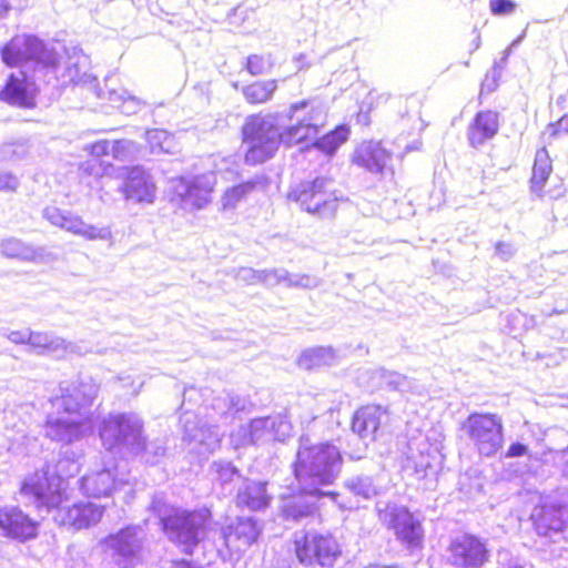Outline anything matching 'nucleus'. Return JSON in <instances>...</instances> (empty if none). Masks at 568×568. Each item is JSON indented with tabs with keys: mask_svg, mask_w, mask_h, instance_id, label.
Listing matches in <instances>:
<instances>
[{
	"mask_svg": "<svg viewBox=\"0 0 568 568\" xmlns=\"http://www.w3.org/2000/svg\"><path fill=\"white\" fill-rule=\"evenodd\" d=\"M274 65L272 57L267 55H258L252 54L246 60V70L252 75H260L268 72Z\"/></svg>",
	"mask_w": 568,
	"mask_h": 568,
	"instance_id": "nucleus-41",
	"label": "nucleus"
},
{
	"mask_svg": "<svg viewBox=\"0 0 568 568\" xmlns=\"http://www.w3.org/2000/svg\"><path fill=\"white\" fill-rule=\"evenodd\" d=\"M142 429V419L134 413H125L104 418L99 434L109 452L140 455L145 447Z\"/></svg>",
	"mask_w": 568,
	"mask_h": 568,
	"instance_id": "nucleus-7",
	"label": "nucleus"
},
{
	"mask_svg": "<svg viewBox=\"0 0 568 568\" xmlns=\"http://www.w3.org/2000/svg\"><path fill=\"white\" fill-rule=\"evenodd\" d=\"M169 568H202L197 565H194V564H191L189 561H185V560H181V561H172L170 564V567Z\"/></svg>",
	"mask_w": 568,
	"mask_h": 568,
	"instance_id": "nucleus-56",
	"label": "nucleus"
},
{
	"mask_svg": "<svg viewBox=\"0 0 568 568\" xmlns=\"http://www.w3.org/2000/svg\"><path fill=\"white\" fill-rule=\"evenodd\" d=\"M447 554L448 561L457 568H481L490 558L486 542L469 534L453 538Z\"/></svg>",
	"mask_w": 568,
	"mask_h": 568,
	"instance_id": "nucleus-18",
	"label": "nucleus"
},
{
	"mask_svg": "<svg viewBox=\"0 0 568 568\" xmlns=\"http://www.w3.org/2000/svg\"><path fill=\"white\" fill-rule=\"evenodd\" d=\"M55 75L51 82L57 85H68L71 83L87 82L90 78V60L81 50L73 48L68 52L67 60L63 63L58 62L55 58Z\"/></svg>",
	"mask_w": 568,
	"mask_h": 568,
	"instance_id": "nucleus-22",
	"label": "nucleus"
},
{
	"mask_svg": "<svg viewBox=\"0 0 568 568\" xmlns=\"http://www.w3.org/2000/svg\"><path fill=\"white\" fill-rule=\"evenodd\" d=\"M144 446H145L144 449L140 454L152 455L153 457H158V456H162L165 452L164 447L153 444V443L146 444L145 440H144Z\"/></svg>",
	"mask_w": 568,
	"mask_h": 568,
	"instance_id": "nucleus-55",
	"label": "nucleus"
},
{
	"mask_svg": "<svg viewBox=\"0 0 568 568\" xmlns=\"http://www.w3.org/2000/svg\"><path fill=\"white\" fill-rule=\"evenodd\" d=\"M562 134H568V114L560 118L556 123L548 124L542 132V138L545 141L550 142L551 139L558 138Z\"/></svg>",
	"mask_w": 568,
	"mask_h": 568,
	"instance_id": "nucleus-44",
	"label": "nucleus"
},
{
	"mask_svg": "<svg viewBox=\"0 0 568 568\" xmlns=\"http://www.w3.org/2000/svg\"><path fill=\"white\" fill-rule=\"evenodd\" d=\"M479 48V38H477V42H476V45H475V49H478Z\"/></svg>",
	"mask_w": 568,
	"mask_h": 568,
	"instance_id": "nucleus-62",
	"label": "nucleus"
},
{
	"mask_svg": "<svg viewBox=\"0 0 568 568\" xmlns=\"http://www.w3.org/2000/svg\"><path fill=\"white\" fill-rule=\"evenodd\" d=\"M256 185L257 182L252 180L227 189L220 201L222 211L235 210L239 203L245 200Z\"/></svg>",
	"mask_w": 568,
	"mask_h": 568,
	"instance_id": "nucleus-36",
	"label": "nucleus"
},
{
	"mask_svg": "<svg viewBox=\"0 0 568 568\" xmlns=\"http://www.w3.org/2000/svg\"><path fill=\"white\" fill-rule=\"evenodd\" d=\"M145 532L140 526H128L102 541L105 558L113 568H135L142 561Z\"/></svg>",
	"mask_w": 568,
	"mask_h": 568,
	"instance_id": "nucleus-8",
	"label": "nucleus"
},
{
	"mask_svg": "<svg viewBox=\"0 0 568 568\" xmlns=\"http://www.w3.org/2000/svg\"><path fill=\"white\" fill-rule=\"evenodd\" d=\"M499 129L498 114L494 111H480L476 114L468 129V140L471 146L478 148L493 139Z\"/></svg>",
	"mask_w": 568,
	"mask_h": 568,
	"instance_id": "nucleus-28",
	"label": "nucleus"
},
{
	"mask_svg": "<svg viewBox=\"0 0 568 568\" xmlns=\"http://www.w3.org/2000/svg\"><path fill=\"white\" fill-rule=\"evenodd\" d=\"M10 9L11 6L8 0H0V19L4 18Z\"/></svg>",
	"mask_w": 568,
	"mask_h": 568,
	"instance_id": "nucleus-57",
	"label": "nucleus"
},
{
	"mask_svg": "<svg viewBox=\"0 0 568 568\" xmlns=\"http://www.w3.org/2000/svg\"><path fill=\"white\" fill-rule=\"evenodd\" d=\"M290 430V423L281 415L255 418L232 432L231 443L239 448L271 440L283 442Z\"/></svg>",
	"mask_w": 568,
	"mask_h": 568,
	"instance_id": "nucleus-12",
	"label": "nucleus"
},
{
	"mask_svg": "<svg viewBox=\"0 0 568 568\" xmlns=\"http://www.w3.org/2000/svg\"><path fill=\"white\" fill-rule=\"evenodd\" d=\"M110 154L118 160L125 161L136 150L134 142L129 140L112 141Z\"/></svg>",
	"mask_w": 568,
	"mask_h": 568,
	"instance_id": "nucleus-43",
	"label": "nucleus"
},
{
	"mask_svg": "<svg viewBox=\"0 0 568 568\" xmlns=\"http://www.w3.org/2000/svg\"><path fill=\"white\" fill-rule=\"evenodd\" d=\"M381 521L392 529L403 545L408 548H419L424 539L422 523L404 506L396 504L377 505Z\"/></svg>",
	"mask_w": 568,
	"mask_h": 568,
	"instance_id": "nucleus-13",
	"label": "nucleus"
},
{
	"mask_svg": "<svg viewBox=\"0 0 568 568\" xmlns=\"http://www.w3.org/2000/svg\"><path fill=\"white\" fill-rule=\"evenodd\" d=\"M112 141L101 140L93 144L87 145L85 150L94 156L109 155L112 146Z\"/></svg>",
	"mask_w": 568,
	"mask_h": 568,
	"instance_id": "nucleus-48",
	"label": "nucleus"
},
{
	"mask_svg": "<svg viewBox=\"0 0 568 568\" xmlns=\"http://www.w3.org/2000/svg\"><path fill=\"white\" fill-rule=\"evenodd\" d=\"M128 94L129 92L126 90H111L109 91L108 99L115 108H118V104H122Z\"/></svg>",
	"mask_w": 568,
	"mask_h": 568,
	"instance_id": "nucleus-54",
	"label": "nucleus"
},
{
	"mask_svg": "<svg viewBox=\"0 0 568 568\" xmlns=\"http://www.w3.org/2000/svg\"><path fill=\"white\" fill-rule=\"evenodd\" d=\"M126 200L152 204L156 197V186L150 173L136 166L132 168L124 183Z\"/></svg>",
	"mask_w": 568,
	"mask_h": 568,
	"instance_id": "nucleus-23",
	"label": "nucleus"
},
{
	"mask_svg": "<svg viewBox=\"0 0 568 568\" xmlns=\"http://www.w3.org/2000/svg\"><path fill=\"white\" fill-rule=\"evenodd\" d=\"M20 494L33 499L39 509L54 510L53 519L60 526L74 529L98 524L104 511L103 506L94 503L62 506L67 501L63 474L50 473L49 467L28 476L21 485Z\"/></svg>",
	"mask_w": 568,
	"mask_h": 568,
	"instance_id": "nucleus-3",
	"label": "nucleus"
},
{
	"mask_svg": "<svg viewBox=\"0 0 568 568\" xmlns=\"http://www.w3.org/2000/svg\"><path fill=\"white\" fill-rule=\"evenodd\" d=\"M216 184L213 172L173 181V192L185 210L194 211L205 207L211 202V194Z\"/></svg>",
	"mask_w": 568,
	"mask_h": 568,
	"instance_id": "nucleus-15",
	"label": "nucleus"
},
{
	"mask_svg": "<svg viewBox=\"0 0 568 568\" xmlns=\"http://www.w3.org/2000/svg\"><path fill=\"white\" fill-rule=\"evenodd\" d=\"M28 344L37 349L38 353L49 354L55 357L75 352V346L72 343H68L63 338L48 333L30 332Z\"/></svg>",
	"mask_w": 568,
	"mask_h": 568,
	"instance_id": "nucleus-32",
	"label": "nucleus"
},
{
	"mask_svg": "<svg viewBox=\"0 0 568 568\" xmlns=\"http://www.w3.org/2000/svg\"><path fill=\"white\" fill-rule=\"evenodd\" d=\"M30 331H12L8 334V339L14 344H24L29 342Z\"/></svg>",
	"mask_w": 568,
	"mask_h": 568,
	"instance_id": "nucleus-53",
	"label": "nucleus"
},
{
	"mask_svg": "<svg viewBox=\"0 0 568 568\" xmlns=\"http://www.w3.org/2000/svg\"><path fill=\"white\" fill-rule=\"evenodd\" d=\"M365 568H398L396 566L368 565Z\"/></svg>",
	"mask_w": 568,
	"mask_h": 568,
	"instance_id": "nucleus-58",
	"label": "nucleus"
},
{
	"mask_svg": "<svg viewBox=\"0 0 568 568\" xmlns=\"http://www.w3.org/2000/svg\"><path fill=\"white\" fill-rule=\"evenodd\" d=\"M298 495L290 496L282 501V514L286 519L300 520L311 516L315 510V499L324 495H310L300 486Z\"/></svg>",
	"mask_w": 568,
	"mask_h": 568,
	"instance_id": "nucleus-31",
	"label": "nucleus"
},
{
	"mask_svg": "<svg viewBox=\"0 0 568 568\" xmlns=\"http://www.w3.org/2000/svg\"><path fill=\"white\" fill-rule=\"evenodd\" d=\"M337 359L336 352L331 346H317L305 349L300 358L298 365L305 369H312L321 366H331Z\"/></svg>",
	"mask_w": 568,
	"mask_h": 568,
	"instance_id": "nucleus-33",
	"label": "nucleus"
},
{
	"mask_svg": "<svg viewBox=\"0 0 568 568\" xmlns=\"http://www.w3.org/2000/svg\"><path fill=\"white\" fill-rule=\"evenodd\" d=\"M260 283L275 286L284 283L287 287L315 288L320 282L310 275L290 274L284 268L262 270Z\"/></svg>",
	"mask_w": 568,
	"mask_h": 568,
	"instance_id": "nucleus-30",
	"label": "nucleus"
},
{
	"mask_svg": "<svg viewBox=\"0 0 568 568\" xmlns=\"http://www.w3.org/2000/svg\"><path fill=\"white\" fill-rule=\"evenodd\" d=\"M37 81H43V73L36 77L26 70L12 71L0 90V101L18 108L33 106L39 90Z\"/></svg>",
	"mask_w": 568,
	"mask_h": 568,
	"instance_id": "nucleus-17",
	"label": "nucleus"
},
{
	"mask_svg": "<svg viewBox=\"0 0 568 568\" xmlns=\"http://www.w3.org/2000/svg\"><path fill=\"white\" fill-rule=\"evenodd\" d=\"M294 551L297 560L304 566H332L341 556V547L329 534L301 531L294 536Z\"/></svg>",
	"mask_w": 568,
	"mask_h": 568,
	"instance_id": "nucleus-11",
	"label": "nucleus"
},
{
	"mask_svg": "<svg viewBox=\"0 0 568 568\" xmlns=\"http://www.w3.org/2000/svg\"><path fill=\"white\" fill-rule=\"evenodd\" d=\"M262 526L253 517H239L222 529L225 546L235 552L244 551L256 542Z\"/></svg>",
	"mask_w": 568,
	"mask_h": 568,
	"instance_id": "nucleus-19",
	"label": "nucleus"
},
{
	"mask_svg": "<svg viewBox=\"0 0 568 568\" xmlns=\"http://www.w3.org/2000/svg\"><path fill=\"white\" fill-rule=\"evenodd\" d=\"M552 171L549 154L545 148L537 151L531 176V190L540 193Z\"/></svg>",
	"mask_w": 568,
	"mask_h": 568,
	"instance_id": "nucleus-34",
	"label": "nucleus"
},
{
	"mask_svg": "<svg viewBox=\"0 0 568 568\" xmlns=\"http://www.w3.org/2000/svg\"><path fill=\"white\" fill-rule=\"evenodd\" d=\"M43 219L50 224L68 233L81 236L88 241H108L112 237L110 227H99L87 223L80 215L69 210H62L57 206H48L43 210Z\"/></svg>",
	"mask_w": 568,
	"mask_h": 568,
	"instance_id": "nucleus-16",
	"label": "nucleus"
},
{
	"mask_svg": "<svg viewBox=\"0 0 568 568\" xmlns=\"http://www.w3.org/2000/svg\"><path fill=\"white\" fill-rule=\"evenodd\" d=\"M129 479L119 474L118 466H106L91 471L81 479L82 491L95 498L109 496L114 489L128 485Z\"/></svg>",
	"mask_w": 568,
	"mask_h": 568,
	"instance_id": "nucleus-20",
	"label": "nucleus"
},
{
	"mask_svg": "<svg viewBox=\"0 0 568 568\" xmlns=\"http://www.w3.org/2000/svg\"><path fill=\"white\" fill-rule=\"evenodd\" d=\"M288 199L297 202L302 210L320 217L333 216L338 206L333 182L325 178L298 184L288 193Z\"/></svg>",
	"mask_w": 568,
	"mask_h": 568,
	"instance_id": "nucleus-9",
	"label": "nucleus"
},
{
	"mask_svg": "<svg viewBox=\"0 0 568 568\" xmlns=\"http://www.w3.org/2000/svg\"><path fill=\"white\" fill-rule=\"evenodd\" d=\"M345 487L355 496L371 499L378 495V488L369 476H355L345 481Z\"/></svg>",
	"mask_w": 568,
	"mask_h": 568,
	"instance_id": "nucleus-38",
	"label": "nucleus"
},
{
	"mask_svg": "<svg viewBox=\"0 0 568 568\" xmlns=\"http://www.w3.org/2000/svg\"><path fill=\"white\" fill-rule=\"evenodd\" d=\"M19 186V179L9 173L0 172V191L13 192Z\"/></svg>",
	"mask_w": 568,
	"mask_h": 568,
	"instance_id": "nucleus-49",
	"label": "nucleus"
},
{
	"mask_svg": "<svg viewBox=\"0 0 568 568\" xmlns=\"http://www.w3.org/2000/svg\"><path fill=\"white\" fill-rule=\"evenodd\" d=\"M389 161L390 153L375 141L363 142L353 154V163L371 173H381Z\"/></svg>",
	"mask_w": 568,
	"mask_h": 568,
	"instance_id": "nucleus-24",
	"label": "nucleus"
},
{
	"mask_svg": "<svg viewBox=\"0 0 568 568\" xmlns=\"http://www.w3.org/2000/svg\"><path fill=\"white\" fill-rule=\"evenodd\" d=\"M153 509L158 513L163 529L168 537L183 546L187 554L204 537L211 513L206 508L187 511L180 508L169 509L168 506H159L158 501L152 503Z\"/></svg>",
	"mask_w": 568,
	"mask_h": 568,
	"instance_id": "nucleus-6",
	"label": "nucleus"
},
{
	"mask_svg": "<svg viewBox=\"0 0 568 568\" xmlns=\"http://www.w3.org/2000/svg\"><path fill=\"white\" fill-rule=\"evenodd\" d=\"M276 89V80L256 81L243 87L242 93L248 103L258 104L270 101Z\"/></svg>",
	"mask_w": 568,
	"mask_h": 568,
	"instance_id": "nucleus-35",
	"label": "nucleus"
},
{
	"mask_svg": "<svg viewBox=\"0 0 568 568\" xmlns=\"http://www.w3.org/2000/svg\"><path fill=\"white\" fill-rule=\"evenodd\" d=\"M385 418L386 409L379 405H367L356 410L352 429L362 439L373 440Z\"/></svg>",
	"mask_w": 568,
	"mask_h": 568,
	"instance_id": "nucleus-26",
	"label": "nucleus"
},
{
	"mask_svg": "<svg viewBox=\"0 0 568 568\" xmlns=\"http://www.w3.org/2000/svg\"><path fill=\"white\" fill-rule=\"evenodd\" d=\"M516 4L510 0H490V10L494 14H509Z\"/></svg>",
	"mask_w": 568,
	"mask_h": 568,
	"instance_id": "nucleus-47",
	"label": "nucleus"
},
{
	"mask_svg": "<svg viewBox=\"0 0 568 568\" xmlns=\"http://www.w3.org/2000/svg\"><path fill=\"white\" fill-rule=\"evenodd\" d=\"M349 129L346 125L336 128L316 141V146L327 154L334 153L348 139Z\"/></svg>",
	"mask_w": 568,
	"mask_h": 568,
	"instance_id": "nucleus-39",
	"label": "nucleus"
},
{
	"mask_svg": "<svg viewBox=\"0 0 568 568\" xmlns=\"http://www.w3.org/2000/svg\"><path fill=\"white\" fill-rule=\"evenodd\" d=\"M1 60L18 70L43 73V82L50 83L55 75V51L39 38L30 34L14 36L1 50Z\"/></svg>",
	"mask_w": 568,
	"mask_h": 568,
	"instance_id": "nucleus-5",
	"label": "nucleus"
},
{
	"mask_svg": "<svg viewBox=\"0 0 568 568\" xmlns=\"http://www.w3.org/2000/svg\"><path fill=\"white\" fill-rule=\"evenodd\" d=\"M528 452V447L521 443H514L507 449L505 457L506 458H515L525 456Z\"/></svg>",
	"mask_w": 568,
	"mask_h": 568,
	"instance_id": "nucleus-52",
	"label": "nucleus"
},
{
	"mask_svg": "<svg viewBox=\"0 0 568 568\" xmlns=\"http://www.w3.org/2000/svg\"><path fill=\"white\" fill-rule=\"evenodd\" d=\"M98 386L91 381L61 382L58 393L50 398L52 410L44 425L45 436L71 444L93 433L92 404Z\"/></svg>",
	"mask_w": 568,
	"mask_h": 568,
	"instance_id": "nucleus-2",
	"label": "nucleus"
},
{
	"mask_svg": "<svg viewBox=\"0 0 568 568\" xmlns=\"http://www.w3.org/2000/svg\"><path fill=\"white\" fill-rule=\"evenodd\" d=\"M342 466L341 450L334 444L313 443L307 436L300 438L294 475L298 485L310 495H329L336 499V493L324 491L322 487L337 479Z\"/></svg>",
	"mask_w": 568,
	"mask_h": 568,
	"instance_id": "nucleus-4",
	"label": "nucleus"
},
{
	"mask_svg": "<svg viewBox=\"0 0 568 568\" xmlns=\"http://www.w3.org/2000/svg\"><path fill=\"white\" fill-rule=\"evenodd\" d=\"M375 375L381 381V386H385L392 389L405 390V388L409 385L406 376L397 372L379 369L375 373Z\"/></svg>",
	"mask_w": 568,
	"mask_h": 568,
	"instance_id": "nucleus-40",
	"label": "nucleus"
},
{
	"mask_svg": "<svg viewBox=\"0 0 568 568\" xmlns=\"http://www.w3.org/2000/svg\"><path fill=\"white\" fill-rule=\"evenodd\" d=\"M212 468L216 473L217 479L223 484L231 483L234 477L239 476L236 468L227 462H215Z\"/></svg>",
	"mask_w": 568,
	"mask_h": 568,
	"instance_id": "nucleus-45",
	"label": "nucleus"
},
{
	"mask_svg": "<svg viewBox=\"0 0 568 568\" xmlns=\"http://www.w3.org/2000/svg\"><path fill=\"white\" fill-rule=\"evenodd\" d=\"M144 105L145 103L141 99L128 94L123 103L118 104V109H120L122 113L131 115L138 113Z\"/></svg>",
	"mask_w": 568,
	"mask_h": 568,
	"instance_id": "nucleus-46",
	"label": "nucleus"
},
{
	"mask_svg": "<svg viewBox=\"0 0 568 568\" xmlns=\"http://www.w3.org/2000/svg\"><path fill=\"white\" fill-rule=\"evenodd\" d=\"M508 568H525L524 566H520L518 564H513Z\"/></svg>",
	"mask_w": 568,
	"mask_h": 568,
	"instance_id": "nucleus-60",
	"label": "nucleus"
},
{
	"mask_svg": "<svg viewBox=\"0 0 568 568\" xmlns=\"http://www.w3.org/2000/svg\"><path fill=\"white\" fill-rule=\"evenodd\" d=\"M266 483L245 479L237 490L236 505L250 510H261L270 505Z\"/></svg>",
	"mask_w": 568,
	"mask_h": 568,
	"instance_id": "nucleus-29",
	"label": "nucleus"
},
{
	"mask_svg": "<svg viewBox=\"0 0 568 568\" xmlns=\"http://www.w3.org/2000/svg\"><path fill=\"white\" fill-rule=\"evenodd\" d=\"M521 40V37L513 42V45L517 44Z\"/></svg>",
	"mask_w": 568,
	"mask_h": 568,
	"instance_id": "nucleus-61",
	"label": "nucleus"
},
{
	"mask_svg": "<svg viewBox=\"0 0 568 568\" xmlns=\"http://www.w3.org/2000/svg\"><path fill=\"white\" fill-rule=\"evenodd\" d=\"M516 253V248L513 244L506 242H498L496 244V254L504 261H508Z\"/></svg>",
	"mask_w": 568,
	"mask_h": 568,
	"instance_id": "nucleus-51",
	"label": "nucleus"
},
{
	"mask_svg": "<svg viewBox=\"0 0 568 568\" xmlns=\"http://www.w3.org/2000/svg\"><path fill=\"white\" fill-rule=\"evenodd\" d=\"M181 423L183 426V440L191 450L199 455H209L220 446L223 433L219 426L200 418L191 412H185L181 416Z\"/></svg>",
	"mask_w": 568,
	"mask_h": 568,
	"instance_id": "nucleus-14",
	"label": "nucleus"
},
{
	"mask_svg": "<svg viewBox=\"0 0 568 568\" xmlns=\"http://www.w3.org/2000/svg\"><path fill=\"white\" fill-rule=\"evenodd\" d=\"M286 116L296 123L284 131L277 128V115H252L243 125V141L247 145L245 162L248 164L263 163L274 156L283 143L292 146L311 140L324 124L326 111L317 100L294 103L287 110Z\"/></svg>",
	"mask_w": 568,
	"mask_h": 568,
	"instance_id": "nucleus-1",
	"label": "nucleus"
},
{
	"mask_svg": "<svg viewBox=\"0 0 568 568\" xmlns=\"http://www.w3.org/2000/svg\"><path fill=\"white\" fill-rule=\"evenodd\" d=\"M0 251L6 257L26 262L47 263L55 260V255L45 247H34L16 237L2 240Z\"/></svg>",
	"mask_w": 568,
	"mask_h": 568,
	"instance_id": "nucleus-25",
	"label": "nucleus"
},
{
	"mask_svg": "<svg viewBox=\"0 0 568 568\" xmlns=\"http://www.w3.org/2000/svg\"><path fill=\"white\" fill-rule=\"evenodd\" d=\"M261 271L251 267H242L236 273V278L248 284L260 283Z\"/></svg>",
	"mask_w": 568,
	"mask_h": 568,
	"instance_id": "nucleus-50",
	"label": "nucleus"
},
{
	"mask_svg": "<svg viewBox=\"0 0 568 568\" xmlns=\"http://www.w3.org/2000/svg\"><path fill=\"white\" fill-rule=\"evenodd\" d=\"M28 152L29 149L24 142L6 143L0 146V160L19 161L23 159Z\"/></svg>",
	"mask_w": 568,
	"mask_h": 568,
	"instance_id": "nucleus-42",
	"label": "nucleus"
},
{
	"mask_svg": "<svg viewBox=\"0 0 568 568\" xmlns=\"http://www.w3.org/2000/svg\"><path fill=\"white\" fill-rule=\"evenodd\" d=\"M531 519L539 535L547 536L550 531H560L568 521V511L556 505L537 506L531 513Z\"/></svg>",
	"mask_w": 568,
	"mask_h": 568,
	"instance_id": "nucleus-27",
	"label": "nucleus"
},
{
	"mask_svg": "<svg viewBox=\"0 0 568 568\" xmlns=\"http://www.w3.org/2000/svg\"><path fill=\"white\" fill-rule=\"evenodd\" d=\"M141 386H142V382L139 384V387L133 388L131 393H132V394H138V393H139V390H140V388H141Z\"/></svg>",
	"mask_w": 568,
	"mask_h": 568,
	"instance_id": "nucleus-59",
	"label": "nucleus"
},
{
	"mask_svg": "<svg viewBox=\"0 0 568 568\" xmlns=\"http://www.w3.org/2000/svg\"><path fill=\"white\" fill-rule=\"evenodd\" d=\"M463 429L480 456H494L504 444L501 417L496 414H470Z\"/></svg>",
	"mask_w": 568,
	"mask_h": 568,
	"instance_id": "nucleus-10",
	"label": "nucleus"
},
{
	"mask_svg": "<svg viewBox=\"0 0 568 568\" xmlns=\"http://www.w3.org/2000/svg\"><path fill=\"white\" fill-rule=\"evenodd\" d=\"M145 136L150 145V150L153 154L174 152L175 142L173 136L169 132L164 130L153 129L146 131Z\"/></svg>",
	"mask_w": 568,
	"mask_h": 568,
	"instance_id": "nucleus-37",
	"label": "nucleus"
},
{
	"mask_svg": "<svg viewBox=\"0 0 568 568\" xmlns=\"http://www.w3.org/2000/svg\"><path fill=\"white\" fill-rule=\"evenodd\" d=\"M72 467L74 468V471L78 470V467H77V465L74 463H72Z\"/></svg>",
	"mask_w": 568,
	"mask_h": 568,
	"instance_id": "nucleus-63",
	"label": "nucleus"
},
{
	"mask_svg": "<svg viewBox=\"0 0 568 568\" xmlns=\"http://www.w3.org/2000/svg\"><path fill=\"white\" fill-rule=\"evenodd\" d=\"M0 530L6 537L26 541L37 536L38 523L18 507H3L0 508Z\"/></svg>",
	"mask_w": 568,
	"mask_h": 568,
	"instance_id": "nucleus-21",
	"label": "nucleus"
}]
</instances>
